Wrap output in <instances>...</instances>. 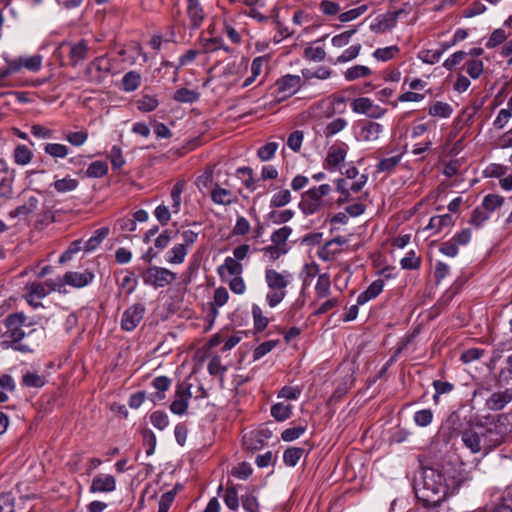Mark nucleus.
Segmentation results:
<instances>
[{
	"mask_svg": "<svg viewBox=\"0 0 512 512\" xmlns=\"http://www.w3.org/2000/svg\"><path fill=\"white\" fill-rule=\"evenodd\" d=\"M465 67L467 74L473 79L479 78L484 69L483 62L481 60L467 61Z\"/></svg>",
	"mask_w": 512,
	"mask_h": 512,
	"instance_id": "obj_62",
	"label": "nucleus"
},
{
	"mask_svg": "<svg viewBox=\"0 0 512 512\" xmlns=\"http://www.w3.org/2000/svg\"><path fill=\"white\" fill-rule=\"evenodd\" d=\"M218 272L222 276L224 272L229 275L238 276L243 272V265L233 257H226L224 263L218 267Z\"/></svg>",
	"mask_w": 512,
	"mask_h": 512,
	"instance_id": "obj_29",
	"label": "nucleus"
},
{
	"mask_svg": "<svg viewBox=\"0 0 512 512\" xmlns=\"http://www.w3.org/2000/svg\"><path fill=\"white\" fill-rule=\"evenodd\" d=\"M33 158V152L23 144H19L13 151V159L16 164L25 166L31 162Z\"/></svg>",
	"mask_w": 512,
	"mask_h": 512,
	"instance_id": "obj_32",
	"label": "nucleus"
},
{
	"mask_svg": "<svg viewBox=\"0 0 512 512\" xmlns=\"http://www.w3.org/2000/svg\"><path fill=\"white\" fill-rule=\"evenodd\" d=\"M461 441L471 453L488 454L490 452L482 429L468 428L463 430L461 432Z\"/></svg>",
	"mask_w": 512,
	"mask_h": 512,
	"instance_id": "obj_8",
	"label": "nucleus"
},
{
	"mask_svg": "<svg viewBox=\"0 0 512 512\" xmlns=\"http://www.w3.org/2000/svg\"><path fill=\"white\" fill-rule=\"evenodd\" d=\"M441 472L450 493H454L464 482L471 479L462 466L456 467L450 463L443 466Z\"/></svg>",
	"mask_w": 512,
	"mask_h": 512,
	"instance_id": "obj_9",
	"label": "nucleus"
},
{
	"mask_svg": "<svg viewBox=\"0 0 512 512\" xmlns=\"http://www.w3.org/2000/svg\"><path fill=\"white\" fill-rule=\"evenodd\" d=\"M489 218L490 214L487 211L482 207H476L472 212L469 223L475 227H481L487 220H489Z\"/></svg>",
	"mask_w": 512,
	"mask_h": 512,
	"instance_id": "obj_57",
	"label": "nucleus"
},
{
	"mask_svg": "<svg viewBox=\"0 0 512 512\" xmlns=\"http://www.w3.org/2000/svg\"><path fill=\"white\" fill-rule=\"evenodd\" d=\"M362 49L361 44H354L345 49L341 55H339L334 61L335 64H343L349 61L354 60L360 54Z\"/></svg>",
	"mask_w": 512,
	"mask_h": 512,
	"instance_id": "obj_39",
	"label": "nucleus"
},
{
	"mask_svg": "<svg viewBox=\"0 0 512 512\" xmlns=\"http://www.w3.org/2000/svg\"><path fill=\"white\" fill-rule=\"evenodd\" d=\"M368 176L361 174L356 180L336 179L334 181L336 190L340 193L336 203L340 206L353 200L352 194L360 192L366 185Z\"/></svg>",
	"mask_w": 512,
	"mask_h": 512,
	"instance_id": "obj_7",
	"label": "nucleus"
},
{
	"mask_svg": "<svg viewBox=\"0 0 512 512\" xmlns=\"http://www.w3.org/2000/svg\"><path fill=\"white\" fill-rule=\"evenodd\" d=\"M242 507L247 512H259V503L255 495L247 493L241 497Z\"/></svg>",
	"mask_w": 512,
	"mask_h": 512,
	"instance_id": "obj_64",
	"label": "nucleus"
},
{
	"mask_svg": "<svg viewBox=\"0 0 512 512\" xmlns=\"http://www.w3.org/2000/svg\"><path fill=\"white\" fill-rule=\"evenodd\" d=\"M291 201V193L289 190L284 189L275 193L270 201L272 207H282Z\"/></svg>",
	"mask_w": 512,
	"mask_h": 512,
	"instance_id": "obj_61",
	"label": "nucleus"
},
{
	"mask_svg": "<svg viewBox=\"0 0 512 512\" xmlns=\"http://www.w3.org/2000/svg\"><path fill=\"white\" fill-rule=\"evenodd\" d=\"M512 400V394L509 390L493 393L487 400L488 409L497 411L503 409Z\"/></svg>",
	"mask_w": 512,
	"mask_h": 512,
	"instance_id": "obj_19",
	"label": "nucleus"
},
{
	"mask_svg": "<svg viewBox=\"0 0 512 512\" xmlns=\"http://www.w3.org/2000/svg\"><path fill=\"white\" fill-rule=\"evenodd\" d=\"M109 234V228L103 227L100 229H97L94 234L86 241L84 249L86 251H93L95 250L100 243L108 236Z\"/></svg>",
	"mask_w": 512,
	"mask_h": 512,
	"instance_id": "obj_35",
	"label": "nucleus"
},
{
	"mask_svg": "<svg viewBox=\"0 0 512 512\" xmlns=\"http://www.w3.org/2000/svg\"><path fill=\"white\" fill-rule=\"evenodd\" d=\"M229 299V293L225 287H218L214 291L213 301L211 302V316L214 320L218 316V308L224 306Z\"/></svg>",
	"mask_w": 512,
	"mask_h": 512,
	"instance_id": "obj_27",
	"label": "nucleus"
},
{
	"mask_svg": "<svg viewBox=\"0 0 512 512\" xmlns=\"http://www.w3.org/2000/svg\"><path fill=\"white\" fill-rule=\"evenodd\" d=\"M88 45L85 40H81L76 44L71 45L69 57L72 65L76 66L79 62L87 57Z\"/></svg>",
	"mask_w": 512,
	"mask_h": 512,
	"instance_id": "obj_28",
	"label": "nucleus"
},
{
	"mask_svg": "<svg viewBox=\"0 0 512 512\" xmlns=\"http://www.w3.org/2000/svg\"><path fill=\"white\" fill-rule=\"evenodd\" d=\"M263 253H264V256L269 260V261H276L278 260L281 256L285 255L287 252H288V247H284V246H277V245H269V246H266L262 249Z\"/></svg>",
	"mask_w": 512,
	"mask_h": 512,
	"instance_id": "obj_48",
	"label": "nucleus"
},
{
	"mask_svg": "<svg viewBox=\"0 0 512 512\" xmlns=\"http://www.w3.org/2000/svg\"><path fill=\"white\" fill-rule=\"evenodd\" d=\"M187 254L188 250L183 245L177 243L166 252L165 261L168 264L179 265L185 261Z\"/></svg>",
	"mask_w": 512,
	"mask_h": 512,
	"instance_id": "obj_24",
	"label": "nucleus"
},
{
	"mask_svg": "<svg viewBox=\"0 0 512 512\" xmlns=\"http://www.w3.org/2000/svg\"><path fill=\"white\" fill-rule=\"evenodd\" d=\"M305 431L306 426L303 425L287 428L282 432L281 438L283 441L290 442L298 439Z\"/></svg>",
	"mask_w": 512,
	"mask_h": 512,
	"instance_id": "obj_63",
	"label": "nucleus"
},
{
	"mask_svg": "<svg viewBox=\"0 0 512 512\" xmlns=\"http://www.w3.org/2000/svg\"><path fill=\"white\" fill-rule=\"evenodd\" d=\"M192 397L191 385L188 383H181L177 385L175 391V399L170 405V411L176 415H183L187 412L189 400Z\"/></svg>",
	"mask_w": 512,
	"mask_h": 512,
	"instance_id": "obj_11",
	"label": "nucleus"
},
{
	"mask_svg": "<svg viewBox=\"0 0 512 512\" xmlns=\"http://www.w3.org/2000/svg\"><path fill=\"white\" fill-rule=\"evenodd\" d=\"M384 281L377 279L373 281L369 287L357 297V304H365L368 301L376 298L383 290Z\"/></svg>",
	"mask_w": 512,
	"mask_h": 512,
	"instance_id": "obj_21",
	"label": "nucleus"
},
{
	"mask_svg": "<svg viewBox=\"0 0 512 512\" xmlns=\"http://www.w3.org/2000/svg\"><path fill=\"white\" fill-rule=\"evenodd\" d=\"M503 202V197L495 194H489L484 197L481 207L490 214L499 208Z\"/></svg>",
	"mask_w": 512,
	"mask_h": 512,
	"instance_id": "obj_47",
	"label": "nucleus"
},
{
	"mask_svg": "<svg viewBox=\"0 0 512 512\" xmlns=\"http://www.w3.org/2000/svg\"><path fill=\"white\" fill-rule=\"evenodd\" d=\"M304 57L309 61L320 62L326 57V52L323 47L309 46L304 50Z\"/></svg>",
	"mask_w": 512,
	"mask_h": 512,
	"instance_id": "obj_58",
	"label": "nucleus"
},
{
	"mask_svg": "<svg viewBox=\"0 0 512 512\" xmlns=\"http://www.w3.org/2000/svg\"><path fill=\"white\" fill-rule=\"evenodd\" d=\"M78 186V181L71 177L58 179L53 183V187L59 193H67L74 191Z\"/></svg>",
	"mask_w": 512,
	"mask_h": 512,
	"instance_id": "obj_42",
	"label": "nucleus"
},
{
	"mask_svg": "<svg viewBox=\"0 0 512 512\" xmlns=\"http://www.w3.org/2000/svg\"><path fill=\"white\" fill-rule=\"evenodd\" d=\"M331 290L330 276L326 273L320 274L315 284V304L316 300L324 299L329 296Z\"/></svg>",
	"mask_w": 512,
	"mask_h": 512,
	"instance_id": "obj_23",
	"label": "nucleus"
},
{
	"mask_svg": "<svg viewBox=\"0 0 512 512\" xmlns=\"http://www.w3.org/2000/svg\"><path fill=\"white\" fill-rule=\"evenodd\" d=\"M453 112L452 107L445 102L436 101L430 105L428 113L434 117L448 118Z\"/></svg>",
	"mask_w": 512,
	"mask_h": 512,
	"instance_id": "obj_36",
	"label": "nucleus"
},
{
	"mask_svg": "<svg viewBox=\"0 0 512 512\" xmlns=\"http://www.w3.org/2000/svg\"><path fill=\"white\" fill-rule=\"evenodd\" d=\"M291 232H292V229L288 226H284V227L277 229L271 235L270 239H271L272 244L277 245V246L288 247L286 242H287L289 236L291 235Z\"/></svg>",
	"mask_w": 512,
	"mask_h": 512,
	"instance_id": "obj_41",
	"label": "nucleus"
},
{
	"mask_svg": "<svg viewBox=\"0 0 512 512\" xmlns=\"http://www.w3.org/2000/svg\"><path fill=\"white\" fill-rule=\"evenodd\" d=\"M38 207V199L35 197L28 198L22 205L10 211L9 215L12 218L20 217L27 218L32 215Z\"/></svg>",
	"mask_w": 512,
	"mask_h": 512,
	"instance_id": "obj_22",
	"label": "nucleus"
},
{
	"mask_svg": "<svg viewBox=\"0 0 512 512\" xmlns=\"http://www.w3.org/2000/svg\"><path fill=\"white\" fill-rule=\"evenodd\" d=\"M145 311V306L141 303L128 307L122 314L121 328L125 331H133L142 321Z\"/></svg>",
	"mask_w": 512,
	"mask_h": 512,
	"instance_id": "obj_12",
	"label": "nucleus"
},
{
	"mask_svg": "<svg viewBox=\"0 0 512 512\" xmlns=\"http://www.w3.org/2000/svg\"><path fill=\"white\" fill-rule=\"evenodd\" d=\"M44 151L53 158H65L69 153L68 147L60 143H48Z\"/></svg>",
	"mask_w": 512,
	"mask_h": 512,
	"instance_id": "obj_46",
	"label": "nucleus"
},
{
	"mask_svg": "<svg viewBox=\"0 0 512 512\" xmlns=\"http://www.w3.org/2000/svg\"><path fill=\"white\" fill-rule=\"evenodd\" d=\"M292 407L283 403H276L271 407V415L277 421H285L291 416Z\"/></svg>",
	"mask_w": 512,
	"mask_h": 512,
	"instance_id": "obj_45",
	"label": "nucleus"
},
{
	"mask_svg": "<svg viewBox=\"0 0 512 512\" xmlns=\"http://www.w3.org/2000/svg\"><path fill=\"white\" fill-rule=\"evenodd\" d=\"M346 151L341 147L332 146L326 157V165L329 169H335L345 160Z\"/></svg>",
	"mask_w": 512,
	"mask_h": 512,
	"instance_id": "obj_31",
	"label": "nucleus"
},
{
	"mask_svg": "<svg viewBox=\"0 0 512 512\" xmlns=\"http://www.w3.org/2000/svg\"><path fill=\"white\" fill-rule=\"evenodd\" d=\"M408 14H409V10H407L406 8H401L394 12H388V13L380 16L379 26L383 30H390L396 25L397 20L402 15H408Z\"/></svg>",
	"mask_w": 512,
	"mask_h": 512,
	"instance_id": "obj_25",
	"label": "nucleus"
},
{
	"mask_svg": "<svg viewBox=\"0 0 512 512\" xmlns=\"http://www.w3.org/2000/svg\"><path fill=\"white\" fill-rule=\"evenodd\" d=\"M184 187H185V182L183 180L177 181L174 184V186L172 187V190L170 193V197H171V201H172L171 208H172V212L175 214L180 212L181 201H182L181 195L184 191Z\"/></svg>",
	"mask_w": 512,
	"mask_h": 512,
	"instance_id": "obj_33",
	"label": "nucleus"
},
{
	"mask_svg": "<svg viewBox=\"0 0 512 512\" xmlns=\"http://www.w3.org/2000/svg\"><path fill=\"white\" fill-rule=\"evenodd\" d=\"M416 495L426 506H433L444 499L450 492L441 470L425 468L422 480L417 484Z\"/></svg>",
	"mask_w": 512,
	"mask_h": 512,
	"instance_id": "obj_1",
	"label": "nucleus"
},
{
	"mask_svg": "<svg viewBox=\"0 0 512 512\" xmlns=\"http://www.w3.org/2000/svg\"><path fill=\"white\" fill-rule=\"evenodd\" d=\"M508 35L509 33H506L504 28L495 29L486 42V47L489 49L495 48L502 44L507 39Z\"/></svg>",
	"mask_w": 512,
	"mask_h": 512,
	"instance_id": "obj_51",
	"label": "nucleus"
},
{
	"mask_svg": "<svg viewBox=\"0 0 512 512\" xmlns=\"http://www.w3.org/2000/svg\"><path fill=\"white\" fill-rule=\"evenodd\" d=\"M25 320L26 317L23 313L11 314L5 319L6 331L0 339L1 349L7 350L13 348L22 353L31 351L27 345L19 344L26 335L23 330Z\"/></svg>",
	"mask_w": 512,
	"mask_h": 512,
	"instance_id": "obj_3",
	"label": "nucleus"
},
{
	"mask_svg": "<svg viewBox=\"0 0 512 512\" xmlns=\"http://www.w3.org/2000/svg\"><path fill=\"white\" fill-rule=\"evenodd\" d=\"M225 505L233 510L236 511L239 507V497L237 490L234 486H228L226 488L225 494L223 496Z\"/></svg>",
	"mask_w": 512,
	"mask_h": 512,
	"instance_id": "obj_50",
	"label": "nucleus"
},
{
	"mask_svg": "<svg viewBox=\"0 0 512 512\" xmlns=\"http://www.w3.org/2000/svg\"><path fill=\"white\" fill-rule=\"evenodd\" d=\"M347 124L348 123L344 118H336L327 124L324 134L327 137L333 136L339 133L340 131L344 130Z\"/></svg>",
	"mask_w": 512,
	"mask_h": 512,
	"instance_id": "obj_56",
	"label": "nucleus"
},
{
	"mask_svg": "<svg viewBox=\"0 0 512 512\" xmlns=\"http://www.w3.org/2000/svg\"><path fill=\"white\" fill-rule=\"evenodd\" d=\"M176 279L177 274L165 267L150 266L142 273L143 283L154 289L167 287Z\"/></svg>",
	"mask_w": 512,
	"mask_h": 512,
	"instance_id": "obj_6",
	"label": "nucleus"
},
{
	"mask_svg": "<svg viewBox=\"0 0 512 512\" xmlns=\"http://www.w3.org/2000/svg\"><path fill=\"white\" fill-rule=\"evenodd\" d=\"M383 126L380 123L368 121L360 129L359 137L365 142H375L380 138Z\"/></svg>",
	"mask_w": 512,
	"mask_h": 512,
	"instance_id": "obj_18",
	"label": "nucleus"
},
{
	"mask_svg": "<svg viewBox=\"0 0 512 512\" xmlns=\"http://www.w3.org/2000/svg\"><path fill=\"white\" fill-rule=\"evenodd\" d=\"M301 78L296 75H285L280 78L275 83V88L277 91V97L280 100H283L287 97L292 96L297 92L300 87Z\"/></svg>",
	"mask_w": 512,
	"mask_h": 512,
	"instance_id": "obj_14",
	"label": "nucleus"
},
{
	"mask_svg": "<svg viewBox=\"0 0 512 512\" xmlns=\"http://www.w3.org/2000/svg\"><path fill=\"white\" fill-rule=\"evenodd\" d=\"M454 225L453 217L450 214L437 215L430 218L429 223L424 228V231H431L430 235L438 234L445 228Z\"/></svg>",
	"mask_w": 512,
	"mask_h": 512,
	"instance_id": "obj_17",
	"label": "nucleus"
},
{
	"mask_svg": "<svg viewBox=\"0 0 512 512\" xmlns=\"http://www.w3.org/2000/svg\"><path fill=\"white\" fill-rule=\"evenodd\" d=\"M142 77L136 71H129L122 77L121 85L125 92L137 90L141 84Z\"/></svg>",
	"mask_w": 512,
	"mask_h": 512,
	"instance_id": "obj_30",
	"label": "nucleus"
},
{
	"mask_svg": "<svg viewBox=\"0 0 512 512\" xmlns=\"http://www.w3.org/2000/svg\"><path fill=\"white\" fill-rule=\"evenodd\" d=\"M399 53V47L396 45L384 48H378L373 52V57L378 61H388L393 59Z\"/></svg>",
	"mask_w": 512,
	"mask_h": 512,
	"instance_id": "obj_43",
	"label": "nucleus"
},
{
	"mask_svg": "<svg viewBox=\"0 0 512 512\" xmlns=\"http://www.w3.org/2000/svg\"><path fill=\"white\" fill-rule=\"evenodd\" d=\"M211 200L217 205L228 206L237 201V196L233 191L215 184L211 190Z\"/></svg>",
	"mask_w": 512,
	"mask_h": 512,
	"instance_id": "obj_16",
	"label": "nucleus"
},
{
	"mask_svg": "<svg viewBox=\"0 0 512 512\" xmlns=\"http://www.w3.org/2000/svg\"><path fill=\"white\" fill-rule=\"evenodd\" d=\"M332 190L329 184L311 187L301 196L300 210L306 215H312L332 208L334 201L329 197Z\"/></svg>",
	"mask_w": 512,
	"mask_h": 512,
	"instance_id": "obj_2",
	"label": "nucleus"
},
{
	"mask_svg": "<svg viewBox=\"0 0 512 512\" xmlns=\"http://www.w3.org/2000/svg\"><path fill=\"white\" fill-rule=\"evenodd\" d=\"M304 454V449L300 447H291L284 451L283 461L287 466L294 467L302 455Z\"/></svg>",
	"mask_w": 512,
	"mask_h": 512,
	"instance_id": "obj_40",
	"label": "nucleus"
},
{
	"mask_svg": "<svg viewBox=\"0 0 512 512\" xmlns=\"http://www.w3.org/2000/svg\"><path fill=\"white\" fill-rule=\"evenodd\" d=\"M93 278V273L89 271L67 272L62 279L55 281L53 285L51 284V290L61 291L66 284L75 288H82L91 283Z\"/></svg>",
	"mask_w": 512,
	"mask_h": 512,
	"instance_id": "obj_10",
	"label": "nucleus"
},
{
	"mask_svg": "<svg viewBox=\"0 0 512 512\" xmlns=\"http://www.w3.org/2000/svg\"><path fill=\"white\" fill-rule=\"evenodd\" d=\"M51 284L53 285L55 282L52 280L47 281L45 284L34 282L27 285L26 289L33 297L42 299L52 291Z\"/></svg>",
	"mask_w": 512,
	"mask_h": 512,
	"instance_id": "obj_34",
	"label": "nucleus"
},
{
	"mask_svg": "<svg viewBox=\"0 0 512 512\" xmlns=\"http://www.w3.org/2000/svg\"><path fill=\"white\" fill-rule=\"evenodd\" d=\"M443 54V51H437V50H422L418 54V58L423 62L430 65H433L437 62H439L441 56Z\"/></svg>",
	"mask_w": 512,
	"mask_h": 512,
	"instance_id": "obj_59",
	"label": "nucleus"
},
{
	"mask_svg": "<svg viewBox=\"0 0 512 512\" xmlns=\"http://www.w3.org/2000/svg\"><path fill=\"white\" fill-rule=\"evenodd\" d=\"M107 172H108V165L103 161L92 162L86 170L87 176L93 177V178H100V177L104 176L105 174H107Z\"/></svg>",
	"mask_w": 512,
	"mask_h": 512,
	"instance_id": "obj_49",
	"label": "nucleus"
},
{
	"mask_svg": "<svg viewBox=\"0 0 512 512\" xmlns=\"http://www.w3.org/2000/svg\"><path fill=\"white\" fill-rule=\"evenodd\" d=\"M158 104V100L155 97L143 95L137 101V108L142 112H151L157 108Z\"/></svg>",
	"mask_w": 512,
	"mask_h": 512,
	"instance_id": "obj_53",
	"label": "nucleus"
},
{
	"mask_svg": "<svg viewBox=\"0 0 512 512\" xmlns=\"http://www.w3.org/2000/svg\"><path fill=\"white\" fill-rule=\"evenodd\" d=\"M477 428L482 429L488 444L487 447L490 451L502 444L508 434L512 431V426L509 422L508 416L504 414H500L491 419L485 427L478 426Z\"/></svg>",
	"mask_w": 512,
	"mask_h": 512,
	"instance_id": "obj_5",
	"label": "nucleus"
},
{
	"mask_svg": "<svg viewBox=\"0 0 512 512\" xmlns=\"http://www.w3.org/2000/svg\"><path fill=\"white\" fill-rule=\"evenodd\" d=\"M371 74V69L365 65H355L348 68L344 72V77L347 81H354L359 78L367 77Z\"/></svg>",
	"mask_w": 512,
	"mask_h": 512,
	"instance_id": "obj_37",
	"label": "nucleus"
},
{
	"mask_svg": "<svg viewBox=\"0 0 512 512\" xmlns=\"http://www.w3.org/2000/svg\"><path fill=\"white\" fill-rule=\"evenodd\" d=\"M116 489L115 477L109 474H98L96 475L91 483V493H108L113 492Z\"/></svg>",
	"mask_w": 512,
	"mask_h": 512,
	"instance_id": "obj_15",
	"label": "nucleus"
},
{
	"mask_svg": "<svg viewBox=\"0 0 512 512\" xmlns=\"http://www.w3.org/2000/svg\"><path fill=\"white\" fill-rule=\"evenodd\" d=\"M278 343H279V340H269V341L261 343L254 349L253 359L259 360L260 358L265 356L267 353L272 351L277 346Z\"/></svg>",
	"mask_w": 512,
	"mask_h": 512,
	"instance_id": "obj_54",
	"label": "nucleus"
},
{
	"mask_svg": "<svg viewBox=\"0 0 512 512\" xmlns=\"http://www.w3.org/2000/svg\"><path fill=\"white\" fill-rule=\"evenodd\" d=\"M152 425L159 429L164 430L169 425V418L165 412L155 411L150 415Z\"/></svg>",
	"mask_w": 512,
	"mask_h": 512,
	"instance_id": "obj_60",
	"label": "nucleus"
},
{
	"mask_svg": "<svg viewBox=\"0 0 512 512\" xmlns=\"http://www.w3.org/2000/svg\"><path fill=\"white\" fill-rule=\"evenodd\" d=\"M292 275L289 271L279 272L273 268L265 270V282L269 289L266 294V302L274 308L286 297V288L290 285Z\"/></svg>",
	"mask_w": 512,
	"mask_h": 512,
	"instance_id": "obj_4",
	"label": "nucleus"
},
{
	"mask_svg": "<svg viewBox=\"0 0 512 512\" xmlns=\"http://www.w3.org/2000/svg\"><path fill=\"white\" fill-rule=\"evenodd\" d=\"M403 153H396L389 157L382 158L376 165L379 173H391L399 165L402 160Z\"/></svg>",
	"mask_w": 512,
	"mask_h": 512,
	"instance_id": "obj_26",
	"label": "nucleus"
},
{
	"mask_svg": "<svg viewBox=\"0 0 512 512\" xmlns=\"http://www.w3.org/2000/svg\"><path fill=\"white\" fill-rule=\"evenodd\" d=\"M187 14L194 28H198L205 17L203 8L198 0H187Z\"/></svg>",
	"mask_w": 512,
	"mask_h": 512,
	"instance_id": "obj_20",
	"label": "nucleus"
},
{
	"mask_svg": "<svg viewBox=\"0 0 512 512\" xmlns=\"http://www.w3.org/2000/svg\"><path fill=\"white\" fill-rule=\"evenodd\" d=\"M22 384L26 387L40 388L45 384V378L36 373L27 372L22 377Z\"/></svg>",
	"mask_w": 512,
	"mask_h": 512,
	"instance_id": "obj_52",
	"label": "nucleus"
},
{
	"mask_svg": "<svg viewBox=\"0 0 512 512\" xmlns=\"http://www.w3.org/2000/svg\"><path fill=\"white\" fill-rule=\"evenodd\" d=\"M351 108L355 113L365 114L366 116L374 119L380 118L386 113V109L374 104L373 101L367 97L355 99L351 104Z\"/></svg>",
	"mask_w": 512,
	"mask_h": 512,
	"instance_id": "obj_13",
	"label": "nucleus"
},
{
	"mask_svg": "<svg viewBox=\"0 0 512 512\" xmlns=\"http://www.w3.org/2000/svg\"><path fill=\"white\" fill-rule=\"evenodd\" d=\"M199 98V94L187 88L178 89L173 96V99L177 102L181 103H193L197 101Z\"/></svg>",
	"mask_w": 512,
	"mask_h": 512,
	"instance_id": "obj_44",
	"label": "nucleus"
},
{
	"mask_svg": "<svg viewBox=\"0 0 512 512\" xmlns=\"http://www.w3.org/2000/svg\"><path fill=\"white\" fill-rule=\"evenodd\" d=\"M202 46L204 51L207 53H212L220 49L228 53L231 52V49L224 43V40L220 37H212L205 39L203 41Z\"/></svg>",
	"mask_w": 512,
	"mask_h": 512,
	"instance_id": "obj_38",
	"label": "nucleus"
},
{
	"mask_svg": "<svg viewBox=\"0 0 512 512\" xmlns=\"http://www.w3.org/2000/svg\"><path fill=\"white\" fill-rule=\"evenodd\" d=\"M277 149L278 143L269 142L258 149L257 155L262 161H269L274 157Z\"/></svg>",
	"mask_w": 512,
	"mask_h": 512,
	"instance_id": "obj_55",
	"label": "nucleus"
}]
</instances>
